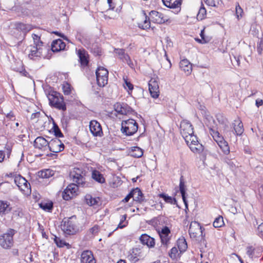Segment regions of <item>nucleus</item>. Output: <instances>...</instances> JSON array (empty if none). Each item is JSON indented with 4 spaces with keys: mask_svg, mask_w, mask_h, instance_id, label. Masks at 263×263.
<instances>
[{
    "mask_svg": "<svg viewBox=\"0 0 263 263\" xmlns=\"http://www.w3.org/2000/svg\"><path fill=\"white\" fill-rule=\"evenodd\" d=\"M61 227L65 234H76L79 230L76 216H72L69 218H64L62 221Z\"/></svg>",
    "mask_w": 263,
    "mask_h": 263,
    "instance_id": "20e7f679",
    "label": "nucleus"
},
{
    "mask_svg": "<svg viewBox=\"0 0 263 263\" xmlns=\"http://www.w3.org/2000/svg\"><path fill=\"white\" fill-rule=\"evenodd\" d=\"M16 231L9 229L7 232L0 236V246L4 249H11L14 243L13 236Z\"/></svg>",
    "mask_w": 263,
    "mask_h": 263,
    "instance_id": "423d86ee",
    "label": "nucleus"
},
{
    "mask_svg": "<svg viewBox=\"0 0 263 263\" xmlns=\"http://www.w3.org/2000/svg\"><path fill=\"white\" fill-rule=\"evenodd\" d=\"M159 196L161 198H162L167 203L175 204V203L176 202L175 198H172V197L169 196L165 194H160Z\"/></svg>",
    "mask_w": 263,
    "mask_h": 263,
    "instance_id": "ea45409f",
    "label": "nucleus"
},
{
    "mask_svg": "<svg viewBox=\"0 0 263 263\" xmlns=\"http://www.w3.org/2000/svg\"><path fill=\"white\" fill-rule=\"evenodd\" d=\"M178 246L180 251H185L187 247L185 240L184 239H179L178 241Z\"/></svg>",
    "mask_w": 263,
    "mask_h": 263,
    "instance_id": "37998d69",
    "label": "nucleus"
},
{
    "mask_svg": "<svg viewBox=\"0 0 263 263\" xmlns=\"http://www.w3.org/2000/svg\"><path fill=\"white\" fill-rule=\"evenodd\" d=\"M53 132L54 133V135L57 137H63V135L61 132L60 128L58 126L55 124L53 123V126L52 128Z\"/></svg>",
    "mask_w": 263,
    "mask_h": 263,
    "instance_id": "a18cd8bd",
    "label": "nucleus"
},
{
    "mask_svg": "<svg viewBox=\"0 0 263 263\" xmlns=\"http://www.w3.org/2000/svg\"><path fill=\"white\" fill-rule=\"evenodd\" d=\"M236 10V14L237 16V17L239 19V17H242V13H243V10L240 6L239 4L238 3L236 5L235 8Z\"/></svg>",
    "mask_w": 263,
    "mask_h": 263,
    "instance_id": "8fccbe9b",
    "label": "nucleus"
},
{
    "mask_svg": "<svg viewBox=\"0 0 263 263\" xmlns=\"http://www.w3.org/2000/svg\"><path fill=\"white\" fill-rule=\"evenodd\" d=\"M92 178L100 183H103L105 181V179L103 175L98 171L94 170L92 172Z\"/></svg>",
    "mask_w": 263,
    "mask_h": 263,
    "instance_id": "7c9ffc66",
    "label": "nucleus"
},
{
    "mask_svg": "<svg viewBox=\"0 0 263 263\" xmlns=\"http://www.w3.org/2000/svg\"><path fill=\"white\" fill-rule=\"evenodd\" d=\"M70 177L76 183L69 184L62 193L63 198L65 200H69L77 195L78 187H84L86 184L82 171L78 168H74L70 172Z\"/></svg>",
    "mask_w": 263,
    "mask_h": 263,
    "instance_id": "f03ea898",
    "label": "nucleus"
},
{
    "mask_svg": "<svg viewBox=\"0 0 263 263\" xmlns=\"http://www.w3.org/2000/svg\"><path fill=\"white\" fill-rule=\"evenodd\" d=\"M15 28L17 30L23 31L24 33L29 31L32 29L30 25L22 23H16L15 24Z\"/></svg>",
    "mask_w": 263,
    "mask_h": 263,
    "instance_id": "2f4dec72",
    "label": "nucleus"
},
{
    "mask_svg": "<svg viewBox=\"0 0 263 263\" xmlns=\"http://www.w3.org/2000/svg\"><path fill=\"white\" fill-rule=\"evenodd\" d=\"M180 68L184 71L187 75L191 73L192 71V64L186 59H184L180 62Z\"/></svg>",
    "mask_w": 263,
    "mask_h": 263,
    "instance_id": "4be33fe9",
    "label": "nucleus"
},
{
    "mask_svg": "<svg viewBox=\"0 0 263 263\" xmlns=\"http://www.w3.org/2000/svg\"><path fill=\"white\" fill-rule=\"evenodd\" d=\"M81 263H96V260L91 251L86 250L82 253Z\"/></svg>",
    "mask_w": 263,
    "mask_h": 263,
    "instance_id": "2eb2a0df",
    "label": "nucleus"
},
{
    "mask_svg": "<svg viewBox=\"0 0 263 263\" xmlns=\"http://www.w3.org/2000/svg\"><path fill=\"white\" fill-rule=\"evenodd\" d=\"M5 156V155L3 151H0V162H2L4 160Z\"/></svg>",
    "mask_w": 263,
    "mask_h": 263,
    "instance_id": "e2e57ef3",
    "label": "nucleus"
},
{
    "mask_svg": "<svg viewBox=\"0 0 263 263\" xmlns=\"http://www.w3.org/2000/svg\"><path fill=\"white\" fill-rule=\"evenodd\" d=\"M180 133L187 145L193 153H200L203 150L202 145L199 143L196 136L194 134L193 127L187 120H183L180 125Z\"/></svg>",
    "mask_w": 263,
    "mask_h": 263,
    "instance_id": "f257e3e1",
    "label": "nucleus"
},
{
    "mask_svg": "<svg viewBox=\"0 0 263 263\" xmlns=\"http://www.w3.org/2000/svg\"><path fill=\"white\" fill-rule=\"evenodd\" d=\"M39 205L41 208L47 211H50L53 208V203L52 202H42Z\"/></svg>",
    "mask_w": 263,
    "mask_h": 263,
    "instance_id": "58836bf2",
    "label": "nucleus"
},
{
    "mask_svg": "<svg viewBox=\"0 0 263 263\" xmlns=\"http://www.w3.org/2000/svg\"><path fill=\"white\" fill-rule=\"evenodd\" d=\"M53 175V171L50 169H46L39 172V176L42 178H49Z\"/></svg>",
    "mask_w": 263,
    "mask_h": 263,
    "instance_id": "c9c22d12",
    "label": "nucleus"
},
{
    "mask_svg": "<svg viewBox=\"0 0 263 263\" xmlns=\"http://www.w3.org/2000/svg\"><path fill=\"white\" fill-rule=\"evenodd\" d=\"M224 225L223 217L221 216H218L213 222V226L215 228H220Z\"/></svg>",
    "mask_w": 263,
    "mask_h": 263,
    "instance_id": "a19ab883",
    "label": "nucleus"
},
{
    "mask_svg": "<svg viewBox=\"0 0 263 263\" xmlns=\"http://www.w3.org/2000/svg\"><path fill=\"white\" fill-rule=\"evenodd\" d=\"M115 111L121 115H126L129 111V107L127 104L120 103H116L114 105Z\"/></svg>",
    "mask_w": 263,
    "mask_h": 263,
    "instance_id": "412c9836",
    "label": "nucleus"
},
{
    "mask_svg": "<svg viewBox=\"0 0 263 263\" xmlns=\"http://www.w3.org/2000/svg\"><path fill=\"white\" fill-rule=\"evenodd\" d=\"M78 55L81 65L86 66L88 63L86 51L84 49H79L78 51Z\"/></svg>",
    "mask_w": 263,
    "mask_h": 263,
    "instance_id": "cd10ccee",
    "label": "nucleus"
},
{
    "mask_svg": "<svg viewBox=\"0 0 263 263\" xmlns=\"http://www.w3.org/2000/svg\"><path fill=\"white\" fill-rule=\"evenodd\" d=\"M247 254L250 258H252L253 257H257L256 255V249L252 246H249L247 247Z\"/></svg>",
    "mask_w": 263,
    "mask_h": 263,
    "instance_id": "79ce46f5",
    "label": "nucleus"
},
{
    "mask_svg": "<svg viewBox=\"0 0 263 263\" xmlns=\"http://www.w3.org/2000/svg\"><path fill=\"white\" fill-rule=\"evenodd\" d=\"M89 129L94 136L101 137L103 131L100 124L96 120H92L89 123Z\"/></svg>",
    "mask_w": 263,
    "mask_h": 263,
    "instance_id": "ddd939ff",
    "label": "nucleus"
},
{
    "mask_svg": "<svg viewBox=\"0 0 263 263\" xmlns=\"http://www.w3.org/2000/svg\"><path fill=\"white\" fill-rule=\"evenodd\" d=\"M48 147L51 152L57 153L64 149V145L59 139L55 138L48 143Z\"/></svg>",
    "mask_w": 263,
    "mask_h": 263,
    "instance_id": "f8f14e48",
    "label": "nucleus"
},
{
    "mask_svg": "<svg viewBox=\"0 0 263 263\" xmlns=\"http://www.w3.org/2000/svg\"><path fill=\"white\" fill-rule=\"evenodd\" d=\"M177 253H178V250H177V248L173 247L171 249V252L169 253V255L171 258L174 259L176 258Z\"/></svg>",
    "mask_w": 263,
    "mask_h": 263,
    "instance_id": "864d4df0",
    "label": "nucleus"
},
{
    "mask_svg": "<svg viewBox=\"0 0 263 263\" xmlns=\"http://www.w3.org/2000/svg\"><path fill=\"white\" fill-rule=\"evenodd\" d=\"M263 104V101L262 100L257 99L256 100V105L258 107Z\"/></svg>",
    "mask_w": 263,
    "mask_h": 263,
    "instance_id": "052dcab7",
    "label": "nucleus"
},
{
    "mask_svg": "<svg viewBox=\"0 0 263 263\" xmlns=\"http://www.w3.org/2000/svg\"><path fill=\"white\" fill-rule=\"evenodd\" d=\"M164 5L167 7L176 9V11L180 10L182 0H162Z\"/></svg>",
    "mask_w": 263,
    "mask_h": 263,
    "instance_id": "a211bd4d",
    "label": "nucleus"
},
{
    "mask_svg": "<svg viewBox=\"0 0 263 263\" xmlns=\"http://www.w3.org/2000/svg\"><path fill=\"white\" fill-rule=\"evenodd\" d=\"M224 162L229 166L231 169H233L235 167V164L234 162L231 159L226 157L224 158Z\"/></svg>",
    "mask_w": 263,
    "mask_h": 263,
    "instance_id": "603ef678",
    "label": "nucleus"
},
{
    "mask_svg": "<svg viewBox=\"0 0 263 263\" xmlns=\"http://www.w3.org/2000/svg\"><path fill=\"white\" fill-rule=\"evenodd\" d=\"M47 97L51 106L62 111L66 110V103L64 101L63 96L61 93L51 91L48 93Z\"/></svg>",
    "mask_w": 263,
    "mask_h": 263,
    "instance_id": "39448f33",
    "label": "nucleus"
},
{
    "mask_svg": "<svg viewBox=\"0 0 263 263\" xmlns=\"http://www.w3.org/2000/svg\"><path fill=\"white\" fill-rule=\"evenodd\" d=\"M204 29L201 30V33L200 34V36L201 37V40H200V43L201 44H205L208 43L210 41V39L209 38L205 37L204 34Z\"/></svg>",
    "mask_w": 263,
    "mask_h": 263,
    "instance_id": "3c124183",
    "label": "nucleus"
},
{
    "mask_svg": "<svg viewBox=\"0 0 263 263\" xmlns=\"http://www.w3.org/2000/svg\"><path fill=\"white\" fill-rule=\"evenodd\" d=\"M138 123L133 119L123 121L121 124V130L126 136H132L137 131Z\"/></svg>",
    "mask_w": 263,
    "mask_h": 263,
    "instance_id": "0eeeda50",
    "label": "nucleus"
},
{
    "mask_svg": "<svg viewBox=\"0 0 263 263\" xmlns=\"http://www.w3.org/2000/svg\"><path fill=\"white\" fill-rule=\"evenodd\" d=\"M232 126L235 132V134L237 136H241L243 132L244 128L243 124L239 118L236 119L232 123Z\"/></svg>",
    "mask_w": 263,
    "mask_h": 263,
    "instance_id": "6ab92c4d",
    "label": "nucleus"
},
{
    "mask_svg": "<svg viewBox=\"0 0 263 263\" xmlns=\"http://www.w3.org/2000/svg\"><path fill=\"white\" fill-rule=\"evenodd\" d=\"M131 198H133L132 197V195L131 194V192H130L125 198L123 200V201L124 202H127L129 201V200Z\"/></svg>",
    "mask_w": 263,
    "mask_h": 263,
    "instance_id": "13d9d810",
    "label": "nucleus"
},
{
    "mask_svg": "<svg viewBox=\"0 0 263 263\" xmlns=\"http://www.w3.org/2000/svg\"><path fill=\"white\" fill-rule=\"evenodd\" d=\"M14 116H13L12 114H8V115H7V118H9V119H11V120H12V119H13V118H14Z\"/></svg>",
    "mask_w": 263,
    "mask_h": 263,
    "instance_id": "338daca9",
    "label": "nucleus"
},
{
    "mask_svg": "<svg viewBox=\"0 0 263 263\" xmlns=\"http://www.w3.org/2000/svg\"><path fill=\"white\" fill-rule=\"evenodd\" d=\"M109 5V9H113L115 8V5L112 4V0H107Z\"/></svg>",
    "mask_w": 263,
    "mask_h": 263,
    "instance_id": "680f3d73",
    "label": "nucleus"
},
{
    "mask_svg": "<svg viewBox=\"0 0 263 263\" xmlns=\"http://www.w3.org/2000/svg\"><path fill=\"white\" fill-rule=\"evenodd\" d=\"M190 237L196 240H200L202 238V228L200 224L196 221H192L189 230Z\"/></svg>",
    "mask_w": 263,
    "mask_h": 263,
    "instance_id": "1a4fd4ad",
    "label": "nucleus"
},
{
    "mask_svg": "<svg viewBox=\"0 0 263 263\" xmlns=\"http://www.w3.org/2000/svg\"><path fill=\"white\" fill-rule=\"evenodd\" d=\"M150 14L152 16L155 15L158 17L155 19V21L159 24L164 23L167 21V19L164 17V15L162 13L156 11H152Z\"/></svg>",
    "mask_w": 263,
    "mask_h": 263,
    "instance_id": "473e14b6",
    "label": "nucleus"
},
{
    "mask_svg": "<svg viewBox=\"0 0 263 263\" xmlns=\"http://www.w3.org/2000/svg\"><path fill=\"white\" fill-rule=\"evenodd\" d=\"M98 85L99 86L103 87L108 82V70L102 67H99L96 72Z\"/></svg>",
    "mask_w": 263,
    "mask_h": 263,
    "instance_id": "9d476101",
    "label": "nucleus"
},
{
    "mask_svg": "<svg viewBox=\"0 0 263 263\" xmlns=\"http://www.w3.org/2000/svg\"><path fill=\"white\" fill-rule=\"evenodd\" d=\"M48 142L42 137H37L34 141V146L36 148L42 149L48 146Z\"/></svg>",
    "mask_w": 263,
    "mask_h": 263,
    "instance_id": "5701e85b",
    "label": "nucleus"
},
{
    "mask_svg": "<svg viewBox=\"0 0 263 263\" xmlns=\"http://www.w3.org/2000/svg\"><path fill=\"white\" fill-rule=\"evenodd\" d=\"M131 156L135 158H140L143 154V150L139 147H133L130 152Z\"/></svg>",
    "mask_w": 263,
    "mask_h": 263,
    "instance_id": "72a5a7b5",
    "label": "nucleus"
},
{
    "mask_svg": "<svg viewBox=\"0 0 263 263\" xmlns=\"http://www.w3.org/2000/svg\"><path fill=\"white\" fill-rule=\"evenodd\" d=\"M99 227L98 226H95L90 229V232L93 235H96L99 232Z\"/></svg>",
    "mask_w": 263,
    "mask_h": 263,
    "instance_id": "4d7b16f0",
    "label": "nucleus"
},
{
    "mask_svg": "<svg viewBox=\"0 0 263 263\" xmlns=\"http://www.w3.org/2000/svg\"><path fill=\"white\" fill-rule=\"evenodd\" d=\"M63 92L65 95H68L71 92V86L69 84L66 83L63 85Z\"/></svg>",
    "mask_w": 263,
    "mask_h": 263,
    "instance_id": "09e8293b",
    "label": "nucleus"
},
{
    "mask_svg": "<svg viewBox=\"0 0 263 263\" xmlns=\"http://www.w3.org/2000/svg\"><path fill=\"white\" fill-rule=\"evenodd\" d=\"M126 218V215H124L122 216L120 219V223H119L117 228L122 229L125 228L127 224V222L125 221Z\"/></svg>",
    "mask_w": 263,
    "mask_h": 263,
    "instance_id": "de8ad7c7",
    "label": "nucleus"
},
{
    "mask_svg": "<svg viewBox=\"0 0 263 263\" xmlns=\"http://www.w3.org/2000/svg\"><path fill=\"white\" fill-rule=\"evenodd\" d=\"M124 83L123 84V86L125 89H128L129 91H132L134 88L133 85L130 83V82L128 81L127 78H123Z\"/></svg>",
    "mask_w": 263,
    "mask_h": 263,
    "instance_id": "49530a36",
    "label": "nucleus"
},
{
    "mask_svg": "<svg viewBox=\"0 0 263 263\" xmlns=\"http://www.w3.org/2000/svg\"><path fill=\"white\" fill-rule=\"evenodd\" d=\"M65 47V43L62 40L58 39L52 42L51 49L53 52H58L64 50Z\"/></svg>",
    "mask_w": 263,
    "mask_h": 263,
    "instance_id": "aec40b11",
    "label": "nucleus"
},
{
    "mask_svg": "<svg viewBox=\"0 0 263 263\" xmlns=\"http://www.w3.org/2000/svg\"><path fill=\"white\" fill-rule=\"evenodd\" d=\"M234 59L237 63V66H240V60H239V57H234Z\"/></svg>",
    "mask_w": 263,
    "mask_h": 263,
    "instance_id": "0e129e2a",
    "label": "nucleus"
},
{
    "mask_svg": "<svg viewBox=\"0 0 263 263\" xmlns=\"http://www.w3.org/2000/svg\"><path fill=\"white\" fill-rule=\"evenodd\" d=\"M40 115V113L39 112L33 113L31 115V119L33 120L36 118H38Z\"/></svg>",
    "mask_w": 263,
    "mask_h": 263,
    "instance_id": "bf43d9fd",
    "label": "nucleus"
},
{
    "mask_svg": "<svg viewBox=\"0 0 263 263\" xmlns=\"http://www.w3.org/2000/svg\"><path fill=\"white\" fill-rule=\"evenodd\" d=\"M140 242L148 248H154L155 245V239L146 234H143L139 238Z\"/></svg>",
    "mask_w": 263,
    "mask_h": 263,
    "instance_id": "dca6fc26",
    "label": "nucleus"
},
{
    "mask_svg": "<svg viewBox=\"0 0 263 263\" xmlns=\"http://www.w3.org/2000/svg\"><path fill=\"white\" fill-rule=\"evenodd\" d=\"M85 200L87 204L90 206L98 205L100 202V198L99 197H93L89 194L85 196Z\"/></svg>",
    "mask_w": 263,
    "mask_h": 263,
    "instance_id": "c756f323",
    "label": "nucleus"
},
{
    "mask_svg": "<svg viewBox=\"0 0 263 263\" xmlns=\"http://www.w3.org/2000/svg\"><path fill=\"white\" fill-rule=\"evenodd\" d=\"M114 53L123 62L126 63L131 67H134V64L129 55L125 53V49L122 48H115Z\"/></svg>",
    "mask_w": 263,
    "mask_h": 263,
    "instance_id": "9b49d317",
    "label": "nucleus"
},
{
    "mask_svg": "<svg viewBox=\"0 0 263 263\" xmlns=\"http://www.w3.org/2000/svg\"><path fill=\"white\" fill-rule=\"evenodd\" d=\"M170 233V230L166 226L163 227L161 230L159 232L161 242L163 244L165 245H167L170 240L168 235Z\"/></svg>",
    "mask_w": 263,
    "mask_h": 263,
    "instance_id": "f3484780",
    "label": "nucleus"
},
{
    "mask_svg": "<svg viewBox=\"0 0 263 263\" xmlns=\"http://www.w3.org/2000/svg\"><path fill=\"white\" fill-rule=\"evenodd\" d=\"M206 14V10L205 8L203 6V5L202 4V6L200 7L198 13L197 14V18L198 19H200L202 20L204 18V16Z\"/></svg>",
    "mask_w": 263,
    "mask_h": 263,
    "instance_id": "c03bdc74",
    "label": "nucleus"
},
{
    "mask_svg": "<svg viewBox=\"0 0 263 263\" xmlns=\"http://www.w3.org/2000/svg\"><path fill=\"white\" fill-rule=\"evenodd\" d=\"M144 17L145 18L144 21L141 23H139V27L142 29H149L151 27L149 19L147 17L145 14H144Z\"/></svg>",
    "mask_w": 263,
    "mask_h": 263,
    "instance_id": "4c0bfd02",
    "label": "nucleus"
},
{
    "mask_svg": "<svg viewBox=\"0 0 263 263\" xmlns=\"http://www.w3.org/2000/svg\"><path fill=\"white\" fill-rule=\"evenodd\" d=\"M257 233L260 237H263V222L258 226Z\"/></svg>",
    "mask_w": 263,
    "mask_h": 263,
    "instance_id": "6e6d98bb",
    "label": "nucleus"
},
{
    "mask_svg": "<svg viewBox=\"0 0 263 263\" xmlns=\"http://www.w3.org/2000/svg\"><path fill=\"white\" fill-rule=\"evenodd\" d=\"M140 250L138 248H134L132 250V252L128 256V258L133 262L135 263L139 260L140 255Z\"/></svg>",
    "mask_w": 263,
    "mask_h": 263,
    "instance_id": "a878e982",
    "label": "nucleus"
},
{
    "mask_svg": "<svg viewBox=\"0 0 263 263\" xmlns=\"http://www.w3.org/2000/svg\"><path fill=\"white\" fill-rule=\"evenodd\" d=\"M210 134L213 137L214 140L216 142L217 144L219 143L221 141L224 140V138L221 136L219 133L213 127H209Z\"/></svg>",
    "mask_w": 263,
    "mask_h": 263,
    "instance_id": "c85d7f7f",
    "label": "nucleus"
},
{
    "mask_svg": "<svg viewBox=\"0 0 263 263\" xmlns=\"http://www.w3.org/2000/svg\"><path fill=\"white\" fill-rule=\"evenodd\" d=\"M10 203L6 201L0 200V215H5L10 212Z\"/></svg>",
    "mask_w": 263,
    "mask_h": 263,
    "instance_id": "bb28decb",
    "label": "nucleus"
},
{
    "mask_svg": "<svg viewBox=\"0 0 263 263\" xmlns=\"http://www.w3.org/2000/svg\"><path fill=\"white\" fill-rule=\"evenodd\" d=\"M21 73H22L26 77H27V76L28 75V73L25 70L21 72Z\"/></svg>",
    "mask_w": 263,
    "mask_h": 263,
    "instance_id": "774afa93",
    "label": "nucleus"
},
{
    "mask_svg": "<svg viewBox=\"0 0 263 263\" xmlns=\"http://www.w3.org/2000/svg\"><path fill=\"white\" fill-rule=\"evenodd\" d=\"M158 210H160L162 209V204L161 202H160L159 204L157 205V207L156 208Z\"/></svg>",
    "mask_w": 263,
    "mask_h": 263,
    "instance_id": "69168bd1",
    "label": "nucleus"
},
{
    "mask_svg": "<svg viewBox=\"0 0 263 263\" xmlns=\"http://www.w3.org/2000/svg\"><path fill=\"white\" fill-rule=\"evenodd\" d=\"M33 40V44L28 46L26 49L28 58L34 61H37L41 58H45V53L48 50L43 45L40 37L35 34L32 35Z\"/></svg>",
    "mask_w": 263,
    "mask_h": 263,
    "instance_id": "7ed1b4c3",
    "label": "nucleus"
},
{
    "mask_svg": "<svg viewBox=\"0 0 263 263\" xmlns=\"http://www.w3.org/2000/svg\"><path fill=\"white\" fill-rule=\"evenodd\" d=\"M130 192L134 200L139 202H142L144 200L143 194L139 189L136 188L133 189Z\"/></svg>",
    "mask_w": 263,
    "mask_h": 263,
    "instance_id": "393cba45",
    "label": "nucleus"
},
{
    "mask_svg": "<svg viewBox=\"0 0 263 263\" xmlns=\"http://www.w3.org/2000/svg\"><path fill=\"white\" fill-rule=\"evenodd\" d=\"M54 241L56 243L57 246L59 248L66 246L68 249H69L71 247L70 245L68 243H67L64 240L61 239L55 235L54 236Z\"/></svg>",
    "mask_w": 263,
    "mask_h": 263,
    "instance_id": "f704fd0d",
    "label": "nucleus"
},
{
    "mask_svg": "<svg viewBox=\"0 0 263 263\" xmlns=\"http://www.w3.org/2000/svg\"><path fill=\"white\" fill-rule=\"evenodd\" d=\"M218 145L224 154H228L229 153V146L228 142L224 139L222 141H221V142L218 143Z\"/></svg>",
    "mask_w": 263,
    "mask_h": 263,
    "instance_id": "e433bc0d",
    "label": "nucleus"
},
{
    "mask_svg": "<svg viewBox=\"0 0 263 263\" xmlns=\"http://www.w3.org/2000/svg\"><path fill=\"white\" fill-rule=\"evenodd\" d=\"M14 181L22 193L26 195L31 194V186L28 181L20 175L14 176Z\"/></svg>",
    "mask_w": 263,
    "mask_h": 263,
    "instance_id": "6e6552de",
    "label": "nucleus"
},
{
    "mask_svg": "<svg viewBox=\"0 0 263 263\" xmlns=\"http://www.w3.org/2000/svg\"><path fill=\"white\" fill-rule=\"evenodd\" d=\"M179 190L180 193L181 194V196L183 201L184 204L186 205V208L187 209V201L186 199V188L185 185V183L184 181V178L182 176H181L180 178V183H179Z\"/></svg>",
    "mask_w": 263,
    "mask_h": 263,
    "instance_id": "b1692460",
    "label": "nucleus"
},
{
    "mask_svg": "<svg viewBox=\"0 0 263 263\" xmlns=\"http://www.w3.org/2000/svg\"><path fill=\"white\" fill-rule=\"evenodd\" d=\"M148 87L151 96L154 98H158L159 93L158 82L154 79H151L148 83Z\"/></svg>",
    "mask_w": 263,
    "mask_h": 263,
    "instance_id": "4468645a",
    "label": "nucleus"
},
{
    "mask_svg": "<svg viewBox=\"0 0 263 263\" xmlns=\"http://www.w3.org/2000/svg\"><path fill=\"white\" fill-rule=\"evenodd\" d=\"M263 49V40H260L257 42V50L258 53L260 54Z\"/></svg>",
    "mask_w": 263,
    "mask_h": 263,
    "instance_id": "5fc2aeb1",
    "label": "nucleus"
}]
</instances>
